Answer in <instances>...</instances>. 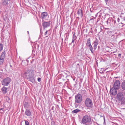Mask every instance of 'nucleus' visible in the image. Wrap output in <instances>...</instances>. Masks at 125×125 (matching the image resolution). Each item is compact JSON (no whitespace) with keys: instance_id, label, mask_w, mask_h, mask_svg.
Segmentation results:
<instances>
[{"instance_id":"22","label":"nucleus","mask_w":125,"mask_h":125,"mask_svg":"<svg viewBox=\"0 0 125 125\" xmlns=\"http://www.w3.org/2000/svg\"><path fill=\"white\" fill-rule=\"evenodd\" d=\"M29 106L27 102H25L24 104V106L25 107L28 108Z\"/></svg>"},{"instance_id":"12","label":"nucleus","mask_w":125,"mask_h":125,"mask_svg":"<svg viewBox=\"0 0 125 125\" xmlns=\"http://www.w3.org/2000/svg\"><path fill=\"white\" fill-rule=\"evenodd\" d=\"M77 14L79 16L82 17L83 15L82 10H79L77 12Z\"/></svg>"},{"instance_id":"34","label":"nucleus","mask_w":125,"mask_h":125,"mask_svg":"<svg viewBox=\"0 0 125 125\" xmlns=\"http://www.w3.org/2000/svg\"><path fill=\"white\" fill-rule=\"evenodd\" d=\"M51 125H56L54 122H53L52 123Z\"/></svg>"},{"instance_id":"28","label":"nucleus","mask_w":125,"mask_h":125,"mask_svg":"<svg viewBox=\"0 0 125 125\" xmlns=\"http://www.w3.org/2000/svg\"><path fill=\"white\" fill-rule=\"evenodd\" d=\"M38 81L39 82H40L41 81V79L40 78H38L37 79Z\"/></svg>"},{"instance_id":"15","label":"nucleus","mask_w":125,"mask_h":125,"mask_svg":"<svg viewBox=\"0 0 125 125\" xmlns=\"http://www.w3.org/2000/svg\"><path fill=\"white\" fill-rule=\"evenodd\" d=\"M7 88L5 87H3L2 88L1 90L4 94H6L7 92Z\"/></svg>"},{"instance_id":"41","label":"nucleus","mask_w":125,"mask_h":125,"mask_svg":"<svg viewBox=\"0 0 125 125\" xmlns=\"http://www.w3.org/2000/svg\"><path fill=\"white\" fill-rule=\"evenodd\" d=\"M109 20H107V21H106V22H107V23L108 24V21H109Z\"/></svg>"},{"instance_id":"6","label":"nucleus","mask_w":125,"mask_h":125,"mask_svg":"<svg viewBox=\"0 0 125 125\" xmlns=\"http://www.w3.org/2000/svg\"><path fill=\"white\" fill-rule=\"evenodd\" d=\"M120 86V82L118 80H116L114 83L113 88L117 90L119 89Z\"/></svg>"},{"instance_id":"46","label":"nucleus","mask_w":125,"mask_h":125,"mask_svg":"<svg viewBox=\"0 0 125 125\" xmlns=\"http://www.w3.org/2000/svg\"><path fill=\"white\" fill-rule=\"evenodd\" d=\"M9 0V1H10L11 0Z\"/></svg>"},{"instance_id":"30","label":"nucleus","mask_w":125,"mask_h":125,"mask_svg":"<svg viewBox=\"0 0 125 125\" xmlns=\"http://www.w3.org/2000/svg\"><path fill=\"white\" fill-rule=\"evenodd\" d=\"M104 125H106L105 120V119L104 118Z\"/></svg>"},{"instance_id":"14","label":"nucleus","mask_w":125,"mask_h":125,"mask_svg":"<svg viewBox=\"0 0 125 125\" xmlns=\"http://www.w3.org/2000/svg\"><path fill=\"white\" fill-rule=\"evenodd\" d=\"M121 87L123 90H125V81L123 82L122 83Z\"/></svg>"},{"instance_id":"2","label":"nucleus","mask_w":125,"mask_h":125,"mask_svg":"<svg viewBox=\"0 0 125 125\" xmlns=\"http://www.w3.org/2000/svg\"><path fill=\"white\" fill-rule=\"evenodd\" d=\"M85 104L86 106L88 108H91L93 105L92 100L89 98L86 99L85 101Z\"/></svg>"},{"instance_id":"3","label":"nucleus","mask_w":125,"mask_h":125,"mask_svg":"<svg viewBox=\"0 0 125 125\" xmlns=\"http://www.w3.org/2000/svg\"><path fill=\"white\" fill-rule=\"evenodd\" d=\"M91 120V119L90 116L88 115L84 116L82 118V122L83 124L90 123Z\"/></svg>"},{"instance_id":"29","label":"nucleus","mask_w":125,"mask_h":125,"mask_svg":"<svg viewBox=\"0 0 125 125\" xmlns=\"http://www.w3.org/2000/svg\"><path fill=\"white\" fill-rule=\"evenodd\" d=\"M4 58L0 57V60L4 61Z\"/></svg>"},{"instance_id":"7","label":"nucleus","mask_w":125,"mask_h":125,"mask_svg":"<svg viewBox=\"0 0 125 125\" xmlns=\"http://www.w3.org/2000/svg\"><path fill=\"white\" fill-rule=\"evenodd\" d=\"M117 90L113 87L111 88L110 91L111 94L112 95H115L117 93Z\"/></svg>"},{"instance_id":"11","label":"nucleus","mask_w":125,"mask_h":125,"mask_svg":"<svg viewBox=\"0 0 125 125\" xmlns=\"http://www.w3.org/2000/svg\"><path fill=\"white\" fill-rule=\"evenodd\" d=\"M98 44V41L97 40H96L94 42L93 44H94V49L95 50L97 48V46Z\"/></svg>"},{"instance_id":"4","label":"nucleus","mask_w":125,"mask_h":125,"mask_svg":"<svg viewBox=\"0 0 125 125\" xmlns=\"http://www.w3.org/2000/svg\"><path fill=\"white\" fill-rule=\"evenodd\" d=\"M82 100V95L78 93L75 96V102L76 103H80Z\"/></svg>"},{"instance_id":"26","label":"nucleus","mask_w":125,"mask_h":125,"mask_svg":"<svg viewBox=\"0 0 125 125\" xmlns=\"http://www.w3.org/2000/svg\"><path fill=\"white\" fill-rule=\"evenodd\" d=\"M86 93V91L85 90H83L81 91V93L82 94H83V93Z\"/></svg>"},{"instance_id":"9","label":"nucleus","mask_w":125,"mask_h":125,"mask_svg":"<svg viewBox=\"0 0 125 125\" xmlns=\"http://www.w3.org/2000/svg\"><path fill=\"white\" fill-rule=\"evenodd\" d=\"M8 0H2L1 3V4L4 6H6L8 4Z\"/></svg>"},{"instance_id":"43","label":"nucleus","mask_w":125,"mask_h":125,"mask_svg":"<svg viewBox=\"0 0 125 125\" xmlns=\"http://www.w3.org/2000/svg\"><path fill=\"white\" fill-rule=\"evenodd\" d=\"M25 74H27V72L25 73Z\"/></svg>"},{"instance_id":"42","label":"nucleus","mask_w":125,"mask_h":125,"mask_svg":"<svg viewBox=\"0 0 125 125\" xmlns=\"http://www.w3.org/2000/svg\"><path fill=\"white\" fill-rule=\"evenodd\" d=\"M114 36H113V35H112L111 36V37H114Z\"/></svg>"},{"instance_id":"18","label":"nucleus","mask_w":125,"mask_h":125,"mask_svg":"<svg viewBox=\"0 0 125 125\" xmlns=\"http://www.w3.org/2000/svg\"><path fill=\"white\" fill-rule=\"evenodd\" d=\"M86 45L88 46H89L90 45H91L90 43V38H89L87 40Z\"/></svg>"},{"instance_id":"35","label":"nucleus","mask_w":125,"mask_h":125,"mask_svg":"<svg viewBox=\"0 0 125 125\" xmlns=\"http://www.w3.org/2000/svg\"><path fill=\"white\" fill-rule=\"evenodd\" d=\"M75 40H74V39H72V43H73L74 42Z\"/></svg>"},{"instance_id":"47","label":"nucleus","mask_w":125,"mask_h":125,"mask_svg":"<svg viewBox=\"0 0 125 125\" xmlns=\"http://www.w3.org/2000/svg\"><path fill=\"white\" fill-rule=\"evenodd\" d=\"M10 66L11 67V66H12L11 65H10Z\"/></svg>"},{"instance_id":"20","label":"nucleus","mask_w":125,"mask_h":125,"mask_svg":"<svg viewBox=\"0 0 125 125\" xmlns=\"http://www.w3.org/2000/svg\"><path fill=\"white\" fill-rule=\"evenodd\" d=\"M123 26V24L122 23H119L118 25V27L120 28H121Z\"/></svg>"},{"instance_id":"36","label":"nucleus","mask_w":125,"mask_h":125,"mask_svg":"<svg viewBox=\"0 0 125 125\" xmlns=\"http://www.w3.org/2000/svg\"><path fill=\"white\" fill-rule=\"evenodd\" d=\"M118 57H119L121 58V54H120V53L119 54H118Z\"/></svg>"},{"instance_id":"19","label":"nucleus","mask_w":125,"mask_h":125,"mask_svg":"<svg viewBox=\"0 0 125 125\" xmlns=\"http://www.w3.org/2000/svg\"><path fill=\"white\" fill-rule=\"evenodd\" d=\"M89 49L91 51V52L93 53L94 52V50H93V48L92 47V46L91 45H90V46H89Z\"/></svg>"},{"instance_id":"10","label":"nucleus","mask_w":125,"mask_h":125,"mask_svg":"<svg viewBox=\"0 0 125 125\" xmlns=\"http://www.w3.org/2000/svg\"><path fill=\"white\" fill-rule=\"evenodd\" d=\"M31 112L29 110L26 109L25 112V115H26L28 116H29L31 115Z\"/></svg>"},{"instance_id":"45","label":"nucleus","mask_w":125,"mask_h":125,"mask_svg":"<svg viewBox=\"0 0 125 125\" xmlns=\"http://www.w3.org/2000/svg\"><path fill=\"white\" fill-rule=\"evenodd\" d=\"M77 65H79V63L77 64Z\"/></svg>"},{"instance_id":"33","label":"nucleus","mask_w":125,"mask_h":125,"mask_svg":"<svg viewBox=\"0 0 125 125\" xmlns=\"http://www.w3.org/2000/svg\"><path fill=\"white\" fill-rule=\"evenodd\" d=\"M48 31H46V32H45V34H44L45 35H46L47 34Z\"/></svg>"},{"instance_id":"27","label":"nucleus","mask_w":125,"mask_h":125,"mask_svg":"<svg viewBox=\"0 0 125 125\" xmlns=\"http://www.w3.org/2000/svg\"><path fill=\"white\" fill-rule=\"evenodd\" d=\"M4 61L0 60V65H1L3 64Z\"/></svg>"},{"instance_id":"44","label":"nucleus","mask_w":125,"mask_h":125,"mask_svg":"<svg viewBox=\"0 0 125 125\" xmlns=\"http://www.w3.org/2000/svg\"><path fill=\"white\" fill-rule=\"evenodd\" d=\"M27 33H28V34H29V31H27Z\"/></svg>"},{"instance_id":"32","label":"nucleus","mask_w":125,"mask_h":125,"mask_svg":"<svg viewBox=\"0 0 125 125\" xmlns=\"http://www.w3.org/2000/svg\"><path fill=\"white\" fill-rule=\"evenodd\" d=\"M104 71V69H103V68H102L101 69V71H102V72H101V73H103V71Z\"/></svg>"},{"instance_id":"16","label":"nucleus","mask_w":125,"mask_h":125,"mask_svg":"<svg viewBox=\"0 0 125 125\" xmlns=\"http://www.w3.org/2000/svg\"><path fill=\"white\" fill-rule=\"evenodd\" d=\"M80 111V110H79L78 109H77L72 111V114H76L78 112H79Z\"/></svg>"},{"instance_id":"17","label":"nucleus","mask_w":125,"mask_h":125,"mask_svg":"<svg viewBox=\"0 0 125 125\" xmlns=\"http://www.w3.org/2000/svg\"><path fill=\"white\" fill-rule=\"evenodd\" d=\"M6 53L5 51L2 52L1 53L0 57L5 58Z\"/></svg>"},{"instance_id":"23","label":"nucleus","mask_w":125,"mask_h":125,"mask_svg":"<svg viewBox=\"0 0 125 125\" xmlns=\"http://www.w3.org/2000/svg\"><path fill=\"white\" fill-rule=\"evenodd\" d=\"M77 37L75 35V33H74L73 34V39L74 40H76L77 39Z\"/></svg>"},{"instance_id":"38","label":"nucleus","mask_w":125,"mask_h":125,"mask_svg":"<svg viewBox=\"0 0 125 125\" xmlns=\"http://www.w3.org/2000/svg\"><path fill=\"white\" fill-rule=\"evenodd\" d=\"M113 21L114 23H115V21L114 20H112V22H113Z\"/></svg>"},{"instance_id":"8","label":"nucleus","mask_w":125,"mask_h":125,"mask_svg":"<svg viewBox=\"0 0 125 125\" xmlns=\"http://www.w3.org/2000/svg\"><path fill=\"white\" fill-rule=\"evenodd\" d=\"M50 21H49L48 22L45 21L42 24L44 28L45 29V28L49 26L50 24Z\"/></svg>"},{"instance_id":"5","label":"nucleus","mask_w":125,"mask_h":125,"mask_svg":"<svg viewBox=\"0 0 125 125\" xmlns=\"http://www.w3.org/2000/svg\"><path fill=\"white\" fill-rule=\"evenodd\" d=\"M10 78L9 77H6L2 81V83L3 85L7 86L10 83Z\"/></svg>"},{"instance_id":"31","label":"nucleus","mask_w":125,"mask_h":125,"mask_svg":"<svg viewBox=\"0 0 125 125\" xmlns=\"http://www.w3.org/2000/svg\"><path fill=\"white\" fill-rule=\"evenodd\" d=\"M112 33V31H108L107 32V33L108 34H109V33L111 34Z\"/></svg>"},{"instance_id":"39","label":"nucleus","mask_w":125,"mask_h":125,"mask_svg":"<svg viewBox=\"0 0 125 125\" xmlns=\"http://www.w3.org/2000/svg\"><path fill=\"white\" fill-rule=\"evenodd\" d=\"M123 19L125 21V17H124Z\"/></svg>"},{"instance_id":"21","label":"nucleus","mask_w":125,"mask_h":125,"mask_svg":"<svg viewBox=\"0 0 125 125\" xmlns=\"http://www.w3.org/2000/svg\"><path fill=\"white\" fill-rule=\"evenodd\" d=\"M3 45L2 44L0 43V52H1L3 49Z\"/></svg>"},{"instance_id":"13","label":"nucleus","mask_w":125,"mask_h":125,"mask_svg":"<svg viewBox=\"0 0 125 125\" xmlns=\"http://www.w3.org/2000/svg\"><path fill=\"white\" fill-rule=\"evenodd\" d=\"M47 13L45 12H42V13L41 17L42 19L44 18L47 15Z\"/></svg>"},{"instance_id":"40","label":"nucleus","mask_w":125,"mask_h":125,"mask_svg":"<svg viewBox=\"0 0 125 125\" xmlns=\"http://www.w3.org/2000/svg\"><path fill=\"white\" fill-rule=\"evenodd\" d=\"M106 2H107L109 0H104Z\"/></svg>"},{"instance_id":"25","label":"nucleus","mask_w":125,"mask_h":125,"mask_svg":"<svg viewBox=\"0 0 125 125\" xmlns=\"http://www.w3.org/2000/svg\"><path fill=\"white\" fill-rule=\"evenodd\" d=\"M25 125H29V123L28 121L26 120H25Z\"/></svg>"},{"instance_id":"37","label":"nucleus","mask_w":125,"mask_h":125,"mask_svg":"<svg viewBox=\"0 0 125 125\" xmlns=\"http://www.w3.org/2000/svg\"><path fill=\"white\" fill-rule=\"evenodd\" d=\"M120 21V19L119 18H118L117 19V21L118 22H119Z\"/></svg>"},{"instance_id":"24","label":"nucleus","mask_w":125,"mask_h":125,"mask_svg":"<svg viewBox=\"0 0 125 125\" xmlns=\"http://www.w3.org/2000/svg\"><path fill=\"white\" fill-rule=\"evenodd\" d=\"M30 80V81L33 83L35 81V79L33 78H31Z\"/></svg>"},{"instance_id":"1","label":"nucleus","mask_w":125,"mask_h":125,"mask_svg":"<svg viewBox=\"0 0 125 125\" xmlns=\"http://www.w3.org/2000/svg\"><path fill=\"white\" fill-rule=\"evenodd\" d=\"M117 99L118 101L121 102L122 104L125 102V98L123 94L121 92H119L117 94Z\"/></svg>"}]
</instances>
